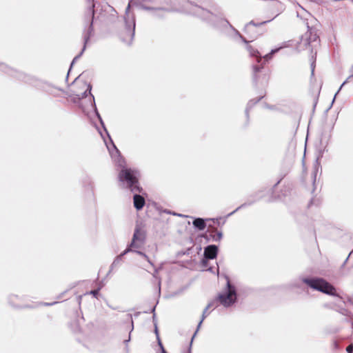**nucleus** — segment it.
<instances>
[{"instance_id":"obj_1","label":"nucleus","mask_w":353,"mask_h":353,"mask_svg":"<svg viewBox=\"0 0 353 353\" xmlns=\"http://www.w3.org/2000/svg\"><path fill=\"white\" fill-rule=\"evenodd\" d=\"M175 1L171 2V3L165 7H149V6H142V8L145 10L152 11L153 15L158 17H162L164 16V14L168 12H173V11H181L183 10V8L179 6V5L176 3L183 1L185 3V7L189 8L190 6L192 8V13L198 16L199 17L203 19V20L208 21L212 26H214L216 28H230L232 29L236 36H238L243 42L248 44V41L240 34V32L235 29L230 22L225 18L222 17H218L217 15L212 13L211 12L205 10L204 8L198 6L196 5H192L189 1H185V0H174Z\"/></svg>"},{"instance_id":"obj_2","label":"nucleus","mask_w":353,"mask_h":353,"mask_svg":"<svg viewBox=\"0 0 353 353\" xmlns=\"http://www.w3.org/2000/svg\"><path fill=\"white\" fill-rule=\"evenodd\" d=\"M123 162L121 158L118 161V165L122 168L118 175L119 182L132 192H141L142 188L139 185V172L137 170L125 168L123 165Z\"/></svg>"},{"instance_id":"obj_3","label":"nucleus","mask_w":353,"mask_h":353,"mask_svg":"<svg viewBox=\"0 0 353 353\" xmlns=\"http://www.w3.org/2000/svg\"><path fill=\"white\" fill-rule=\"evenodd\" d=\"M247 50H248L250 55L252 57H255L256 62L259 65H253V81L256 85L261 79V74L263 72V65L265 64L270 59H271L272 55L279 51V48L272 50L271 52L263 57L261 56V53L258 50L253 48L251 46H247Z\"/></svg>"},{"instance_id":"obj_4","label":"nucleus","mask_w":353,"mask_h":353,"mask_svg":"<svg viewBox=\"0 0 353 353\" xmlns=\"http://www.w3.org/2000/svg\"><path fill=\"white\" fill-rule=\"evenodd\" d=\"M302 281L311 288L321 292L324 294L338 296L336 290L331 284L321 278H303Z\"/></svg>"},{"instance_id":"obj_5","label":"nucleus","mask_w":353,"mask_h":353,"mask_svg":"<svg viewBox=\"0 0 353 353\" xmlns=\"http://www.w3.org/2000/svg\"><path fill=\"white\" fill-rule=\"evenodd\" d=\"M227 279V285L225 292L219 294L215 301H218L225 307H228L233 305L237 299L236 291L235 287L231 284L229 278Z\"/></svg>"},{"instance_id":"obj_6","label":"nucleus","mask_w":353,"mask_h":353,"mask_svg":"<svg viewBox=\"0 0 353 353\" xmlns=\"http://www.w3.org/2000/svg\"><path fill=\"white\" fill-rule=\"evenodd\" d=\"M130 2L128 3L125 9V16L124 17L125 21V36L122 37L123 42L130 44L134 39L135 31V19L134 16H130Z\"/></svg>"},{"instance_id":"obj_7","label":"nucleus","mask_w":353,"mask_h":353,"mask_svg":"<svg viewBox=\"0 0 353 353\" xmlns=\"http://www.w3.org/2000/svg\"><path fill=\"white\" fill-rule=\"evenodd\" d=\"M91 90H92V85L90 84H88L87 90L84 92H83L81 94V97L79 95H78V96L79 97V98H82L83 99V98L87 97L88 94H89L92 97L93 106H94V112H95L96 115H97V118L99 119L101 125L104 128L105 131L106 132V133H107V134H108V137L110 139V143L112 144V146L113 148L114 151L112 152L110 150V148L108 147V145H107V147H108V150H109L112 157L114 156V154H117L119 157H120V152L117 148V147L114 144L112 140L111 139V138H110V135H109V134H108V131H107V130H106V128H105V127L104 125V123H103V121L102 120V118H101V115L99 114V112L97 110V106H96V104H95V102H94V98L93 95L91 94ZM106 145H108V144L106 143Z\"/></svg>"},{"instance_id":"obj_8","label":"nucleus","mask_w":353,"mask_h":353,"mask_svg":"<svg viewBox=\"0 0 353 353\" xmlns=\"http://www.w3.org/2000/svg\"><path fill=\"white\" fill-rule=\"evenodd\" d=\"M89 3H90V5L88 6V8L85 12V23L86 25L88 26V28L87 30V32L83 35V40H85V43H87L92 34V32L93 31V19L94 16V0H87Z\"/></svg>"},{"instance_id":"obj_9","label":"nucleus","mask_w":353,"mask_h":353,"mask_svg":"<svg viewBox=\"0 0 353 353\" xmlns=\"http://www.w3.org/2000/svg\"><path fill=\"white\" fill-rule=\"evenodd\" d=\"M145 235L139 228H136L133 234L132 240L127 248H139L145 242Z\"/></svg>"},{"instance_id":"obj_10","label":"nucleus","mask_w":353,"mask_h":353,"mask_svg":"<svg viewBox=\"0 0 353 353\" xmlns=\"http://www.w3.org/2000/svg\"><path fill=\"white\" fill-rule=\"evenodd\" d=\"M43 91L47 92L49 94L52 95L53 97H58L59 92L61 91V89L47 83V82H41L39 85H38Z\"/></svg>"},{"instance_id":"obj_11","label":"nucleus","mask_w":353,"mask_h":353,"mask_svg":"<svg viewBox=\"0 0 353 353\" xmlns=\"http://www.w3.org/2000/svg\"><path fill=\"white\" fill-rule=\"evenodd\" d=\"M218 247L215 245H209L204 248L203 256L208 259H216L218 254Z\"/></svg>"},{"instance_id":"obj_12","label":"nucleus","mask_w":353,"mask_h":353,"mask_svg":"<svg viewBox=\"0 0 353 353\" xmlns=\"http://www.w3.org/2000/svg\"><path fill=\"white\" fill-rule=\"evenodd\" d=\"M133 202L134 206L137 210H141L145 203L144 197L139 194H134Z\"/></svg>"},{"instance_id":"obj_13","label":"nucleus","mask_w":353,"mask_h":353,"mask_svg":"<svg viewBox=\"0 0 353 353\" xmlns=\"http://www.w3.org/2000/svg\"><path fill=\"white\" fill-rule=\"evenodd\" d=\"M214 302L215 301H213L210 303H209L208 304V305L205 307V308L204 309L203 312V314H202V318H201V320L200 321V322L199 323V325L197 326V330H196V332H194V335L192 336V339H191V341H190V345H192V341H193V339L195 336V335L196 334V332L197 331L199 330L203 321L205 319V317L207 316V312H208V310L212 307H214Z\"/></svg>"},{"instance_id":"obj_14","label":"nucleus","mask_w":353,"mask_h":353,"mask_svg":"<svg viewBox=\"0 0 353 353\" xmlns=\"http://www.w3.org/2000/svg\"><path fill=\"white\" fill-rule=\"evenodd\" d=\"M23 299H24L23 296L20 297L18 295L11 294L8 297V302H9V303L12 306H13L14 307H17V308L32 307L30 305L21 306V305H17V304L15 303V301L16 300H20L21 301V300H23Z\"/></svg>"},{"instance_id":"obj_15","label":"nucleus","mask_w":353,"mask_h":353,"mask_svg":"<svg viewBox=\"0 0 353 353\" xmlns=\"http://www.w3.org/2000/svg\"><path fill=\"white\" fill-rule=\"evenodd\" d=\"M130 251H132V250L131 248H126L121 254L118 255L115 259L114 260V261L112 262L111 266H110V270L109 271V273L112 270V269L117 266H118L121 260H122V258L124 255H125L127 253L130 252Z\"/></svg>"},{"instance_id":"obj_16","label":"nucleus","mask_w":353,"mask_h":353,"mask_svg":"<svg viewBox=\"0 0 353 353\" xmlns=\"http://www.w3.org/2000/svg\"><path fill=\"white\" fill-rule=\"evenodd\" d=\"M193 225L199 230H203L206 228L205 219L202 218H196L193 221Z\"/></svg>"},{"instance_id":"obj_17","label":"nucleus","mask_w":353,"mask_h":353,"mask_svg":"<svg viewBox=\"0 0 353 353\" xmlns=\"http://www.w3.org/2000/svg\"><path fill=\"white\" fill-rule=\"evenodd\" d=\"M260 198L261 197H259V196H257V197L254 196V199L252 201H248L245 202L244 203L241 204L238 208H236L234 211H232V212L229 213L226 216L229 217V216H232V214H234L235 212H236L240 209L243 208H245L246 206L252 205V203H254L256 201L259 200Z\"/></svg>"},{"instance_id":"obj_18","label":"nucleus","mask_w":353,"mask_h":353,"mask_svg":"<svg viewBox=\"0 0 353 353\" xmlns=\"http://www.w3.org/2000/svg\"><path fill=\"white\" fill-rule=\"evenodd\" d=\"M270 21H271V20H268V21H262L261 23H255L254 21H250L248 23H247L245 25L244 30L246 32H249L251 30L252 26L259 27V26H262L263 24H265V23L270 22Z\"/></svg>"},{"instance_id":"obj_19","label":"nucleus","mask_w":353,"mask_h":353,"mask_svg":"<svg viewBox=\"0 0 353 353\" xmlns=\"http://www.w3.org/2000/svg\"><path fill=\"white\" fill-rule=\"evenodd\" d=\"M263 97V96H260L259 97L257 98V99H252L250 101H249V102L248 103V105H247V107H246V109H245V114H246V117L248 119L249 117V111Z\"/></svg>"},{"instance_id":"obj_20","label":"nucleus","mask_w":353,"mask_h":353,"mask_svg":"<svg viewBox=\"0 0 353 353\" xmlns=\"http://www.w3.org/2000/svg\"><path fill=\"white\" fill-rule=\"evenodd\" d=\"M86 43L85 41H84V45H83V49L81 50V51L80 52V53L79 54H77L76 57H74V58L73 59L71 64H70V68L68 70V76H66V78H68V74H69V72L71 70V68L72 67L73 64L74 63V62H76L83 54L84 50H85V48H86Z\"/></svg>"},{"instance_id":"obj_21","label":"nucleus","mask_w":353,"mask_h":353,"mask_svg":"<svg viewBox=\"0 0 353 353\" xmlns=\"http://www.w3.org/2000/svg\"><path fill=\"white\" fill-rule=\"evenodd\" d=\"M154 311H155V306L152 309V312L154 313ZM152 318H153V322H154V332H155V334H156V336H157V342L159 343V341H161V339H160V337H159V331H158V328H157V322H156L155 314H153V317Z\"/></svg>"},{"instance_id":"obj_22","label":"nucleus","mask_w":353,"mask_h":353,"mask_svg":"<svg viewBox=\"0 0 353 353\" xmlns=\"http://www.w3.org/2000/svg\"><path fill=\"white\" fill-rule=\"evenodd\" d=\"M210 236L214 241H220L223 237V233L221 231H218L215 234H211Z\"/></svg>"},{"instance_id":"obj_23","label":"nucleus","mask_w":353,"mask_h":353,"mask_svg":"<svg viewBox=\"0 0 353 353\" xmlns=\"http://www.w3.org/2000/svg\"><path fill=\"white\" fill-rule=\"evenodd\" d=\"M129 318H130V322H131V327H130V330L128 338L127 339L124 340V341H123V343L125 344H128L130 341V339H131L130 334H131V332L134 330V323H133V320H132V316L129 315Z\"/></svg>"},{"instance_id":"obj_24","label":"nucleus","mask_w":353,"mask_h":353,"mask_svg":"<svg viewBox=\"0 0 353 353\" xmlns=\"http://www.w3.org/2000/svg\"><path fill=\"white\" fill-rule=\"evenodd\" d=\"M158 345L159 346V347L161 349V353H167L165 350L164 349V347L161 343V341H159ZM191 346H192V345H190L188 353H191Z\"/></svg>"},{"instance_id":"obj_25","label":"nucleus","mask_w":353,"mask_h":353,"mask_svg":"<svg viewBox=\"0 0 353 353\" xmlns=\"http://www.w3.org/2000/svg\"><path fill=\"white\" fill-rule=\"evenodd\" d=\"M315 60H316V58L312 55V63H311L312 75L314 74V72Z\"/></svg>"},{"instance_id":"obj_26","label":"nucleus","mask_w":353,"mask_h":353,"mask_svg":"<svg viewBox=\"0 0 353 353\" xmlns=\"http://www.w3.org/2000/svg\"><path fill=\"white\" fill-rule=\"evenodd\" d=\"M101 288V287H99V288H97V289H96V290H91V291L90 292V294H92V295H93V296L97 297V295L99 294V291H100Z\"/></svg>"},{"instance_id":"obj_27","label":"nucleus","mask_w":353,"mask_h":353,"mask_svg":"<svg viewBox=\"0 0 353 353\" xmlns=\"http://www.w3.org/2000/svg\"><path fill=\"white\" fill-rule=\"evenodd\" d=\"M347 81H344L341 85L340 86L339 89L338 90V91L336 92V93L335 94L334 97V99L332 100V104L334 103L335 99H336V95L338 94V93L340 92V90H341L342 87L346 83Z\"/></svg>"},{"instance_id":"obj_28","label":"nucleus","mask_w":353,"mask_h":353,"mask_svg":"<svg viewBox=\"0 0 353 353\" xmlns=\"http://www.w3.org/2000/svg\"><path fill=\"white\" fill-rule=\"evenodd\" d=\"M317 38V36L316 34H314V36H310V38H309V41H306V44H310V43L312 41H316Z\"/></svg>"},{"instance_id":"obj_29","label":"nucleus","mask_w":353,"mask_h":353,"mask_svg":"<svg viewBox=\"0 0 353 353\" xmlns=\"http://www.w3.org/2000/svg\"><path fill=\"white\" fill-rule=\"evenodd\" d=\"M346 351H347V353H352L353 352V344L349 345L346 347Z\"/></svg>"},{"instance_id":"obj_30","label":"nucleus","mask_w":353,"mask_h":353,"mask_svg":"<svg viewBox=\"0 0 353 353\" xmlns=\"http://www.w3.org/2000/svg\"><path fill=\"white\" fill-rule=\"evenodd\" d=\"M143 257L152 265L154 266L153 263L150 261V258L147 254H143Z\"/></svg>"},{"instance_id":"obj_31","label":"nucleus","mask_w":353,"mask_h":353,"mask_svg":"<svg viewBox=\"0 0 353 353\" xmlns=\"http://www.w3.org/2000/svg\"><path fill=\"white\" fill-rule=\"evenodd\" d=\"M143 257L152 265L154 266L153 263L150 261V258L147 254H143Z\"/></svg>"},{"instance_id":"obj_32","label":"nucleus","mask_w":353,"mask_h":353,"mask_svg":"<svg viewBox=\"0 0 353 353\" xmlns=\"http://www.w3.org/2000/svg\"><path fill=\"white\" fill-rule=\"evenodd\" d=\"M209 259H205V257L203 256V259H202V265L204 268H207L208 266V261Z\"/></svg>"},{"instance_id":"obj_33","label":"nucleus","mask_w":353,"mask_h":353,"mask_svg":"<svg viewBox=\"0 0 353 353\" xmlns=\"http://www.w3.org/2000/svg\"><path fill=\"white\" fill-rule=\"evenodd\" d=\"M58 302L57 301H54V302H52V303H41L40 305H46V306H51V305H53L56 303H57Z\"/></svg>"},{"instance_id":"obj_34","label":"nucleus","mask_w":353,"mask_h":353,"mask_svg":"<svg viewBox=\"0 0 353 353\" xmlns=\"http://www.w3.org/2000/svg\"><path fill=\"white\" fill-rule=\"evenodd\" d=\"M134 249H135V248H132V252H136L137 254H138L139 255H140V256H143V254H145V253H144V252H141V251H139V250H135Z\"/></svg>"},{"instance_id":"obj_35","label":"nucleus","mask_w":353,"mask_h":353,"mask_svg":"<svg viewBox=\"0 0 353 353\" xmlns=\"http://www.w3.org/2000/svg\"><path fill=\"white\" fill-rule=\"evenodd\" d=\"M172 214L175 215V216H185L184 215H183L181 214H178L176 212H172Z\"/></svg>"},{"instance_id":"obj_36","label":"nucleus","mask_w":353,"mask_h":353,"mask_svg":"<svg viewBox=\"0 0 353 353\" xmlns=\"http://www.w3.org/2000/svg\"><path fill=\"white\" fill-rule=\"evenodd\" d=\"M334 345L336 349H337L339 347V344L336 341L334 342Z\"/></svg>"},{"instance_id":"obj_37","label":"nucleus","mask_w":353,"mask_h":353,"mask_svg":"<svg viewBox=\"0 0 353 353\" xmlns=\"http://www.w3.org/2000/svg\"><path fill=\"white\" fill-rule=\"evenodd\" d=\"M316 172L314 173V183H315V181H316Z\"/></svg>"},{"instance_id":"obj_38","label":"nucleus","mask_w":353,"mask_h":353,"mask_svg":"<svg viewBox=\"0 0 353 353\" xmlns=\"http://www.w3.org/2000/svg\"><path fill=\"white\" fill-rule=\"evenodd\" d=\"M314 203V199H312L309 203L310 205H312Z\"/></svg>"},{"instance_id":"obj_39","label":"nucleus","mask_w":353,"mask_h":353,"mask_svg":"<svg viewBox=\"0 0 353 353\" xmlns=\"http://www.w3.org/2000/svg\"><path fill=\"white\" fill-rule=\"evenodd\" d=\"M351 254H352V252L349 254L348 256L346 258V259L345 261V263H346V261L348 260V258H349V256H350Z\"/></svg>"},{"instance_id":"obj_40","label":"nucleus","mask_w":353,"mask_h":353,"mask_svg":"<svg viewBox=\"0 0 353 353\" xmlns=\"http://www.w3.org/2000/svg\"><path fill=\"white\" fill-rule=\"evenodd\" d=\"M308 31L310 32V34H312V28H310V26H307Z\"/></svg>"},{"instance_id":"obj_41","label":"nucleus","mask_w":353,"mask_h":353,"mask_svg":"<svg viewBox=\"0 0 353 353\" xmlns=\"http://www.w3.org/2000/svg\"><path fill=\"white\" fill-rule=\"evenodd\" d=\"M165 212L167 214H172V212L169 210H165Z\"/></svg>"},{"instance_id":"obj_42","label":"nucleus","mask_w":353,"mask_h":353,"mask_svg":"<svg viewBox=\"0 0 353 353\" xmlns=\"http://www.w3.org/2000/svg\"><path fill=\"white\" fill-rule=\"evenodd\" d=\"M351 72H352V76H353V65H352V67L351 68Z\"/></svg>"},{"instance_id":"obj_43","label":"nucleus","mask_w":353,"mask_h":353,"mask_svg":"<svg viewBox=\"0 0 353 353\" xmlns=\"http://www.w3.org/2000/svg\"><path fill=\"white\" fill-rule=\"evenodd\" d=\"M158 272V270L157 269H155V271H154V276H155V274H157Z\"/></svg>"},{"instance_id":"obj_44","label":"nucleus","mask_w":353,"mask_h":353,"mask_svg":"<svg viewBox=\"0 0 353 353\" xmlns=\"http://www.w3.org/2000/svg\"><path fill=\"white\" fill-rule=\"evenodd\" d=\"M280 181H277V183L275 184V186L277 185L278 183H279Z\"/></svg>"},{"instance_id":"obj_45","label":"nucleus","mask_w":353,"mask_h":353,"mask_svg":"<svg viewBox=\"0 0 353 353\" xmlns=\"http://www.w3.org/2000/svg\"><path fill=\"white\" fill-rule=\"evenodd\" d=\"M208 270L212 271V268H208Z\"/></svg>"},{"instance_id":"obj_46","label":"nucleus","mask_w":353,"mask_h":353,"mask_svg":"<svg viewBox=\"0 0 353 353\" xmlns=\"http://www.w3.org/2000/svg\"><path fill=\"white\" fill-rule=\"evenodd\" d=\"M159 289L160 290L161 289L160 283H159Z\"/></svg>"}]
</instances>
